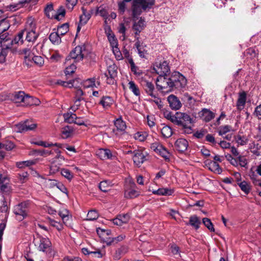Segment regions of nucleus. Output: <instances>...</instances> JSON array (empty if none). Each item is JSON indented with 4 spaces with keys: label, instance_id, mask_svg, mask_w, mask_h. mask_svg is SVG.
Masks as SVG:
<instances>
[{
    "label": "nucleus",
    "instance_id": "nucleus-1",
    "mask_svg": "<svg viewBox=\"0 0 261 261\" xmlns=\"http://www.w3.org/2000/svg\"><path fill=\"white\" fill-rule=\"evenodd\" d=\"M175 124L181 127L184 133L191 134L193 119L187 113L182 112H177Z\"/></svg>",
    "mask_w": 261,
    "mask_h": 261
},
{
    "label": "nucleus",
    "instance_id": "nucleus-2",
    "mask_svg": "<svg viewBox=\"0 0 261 261\" xmlns=\"http://www.w3.org/2000/svg\"><path fill=\"white\" fill-rule=\"evenodd\" d=\"M170 90H180L187 85V80L179 72L175 71L170 76Z\"/></svg>",
    "mask_w": 261,
    "mask_h": 261
},
{
    "label": "nucleus",
    "instance_id": "nucleus-3",
    "mask_svg": "<svg viewBox=\"0 0 261 261\" xmlns=\"http://www.w3.org/2000/svg\"><path fill=\"white\" fill-rule=\"evenodd\" d=\"M28 203L27 202H21L14 207V213L17 217V219L19 221L24 219L27 216V207Z\"/></svg>",
    "mask_w": 261,
    "mask_h": 261
},
{
    "label": "nucleus",
    "instance_id": "nucleus-4",
    "mask_svg": "<svg viewBox=\"0 0 261 261\" xmlns=\"http://www.w3.org/2000/svg\"><path fill=\"white\" fill-rule=\"evenodd\" d=\"M170 76L159 75L156 80V85L159 90L167 89V91H171Z\"/></svg>",
    "mask_w": 261,
    "mask_h": 261
},
{
    "label": "nucleus",
    "instance_id": "nucleus-5",
    "mask_svg": "<svg viewBox=\"0 0 261 261\" xmlns=\"http://www.w3.org/2000/svg\"><path fill=\"white\" fill-rule=\"evenodd\" d=\"M152 70L159 75H166L170 70L168 63L166 61L160 63L156 62L153 65Z\"/></svg>",
    "mask_w": 261,
    "mask_h": 261
},
{
    "label": "nucleus",
    "instance_id": "nucleus-6",
    "mask_svg": "<svg viewBox=\"0 0 261 261\" xmlns=\"http://www.w3.org/2000/svg\"><path fill=\"white\" fill-rule=\"evenodd\" d=\"M34 49V47L32 51L30 49L25 48L22 50V53L25 55V58H28L29 60H32L37 65H42L44 63V60L42 57L39 56H34V53H32Z\"/></svg>",
    "mask_w": 261,
    "mask_h": 261
},
{
    "label": "nucleus",
    "instance_id": "nucleus-7",
    "mask_svg": "<svg viewBox=\"0 0 261 261\" xmlns=\"http://www.w3.org/2000/svg\"><path fill=\"white\" fill-rule=\"evenodd\" d=\"M133 153L134 163L138 167H140L147 160V153L142 150H136Z\"/></svg>",
    "mask_w": 261,
    "mask_h": 261
},
{
    "label": "nucleus",
    "instance_id": "nucleus-8",
    "mask_svg": "<svg viewBox=\"0 0 261 261\" xmlns=\"http://www.w3.org/2000/svg\"><path fill=\"white\" fill-rule=\"evenodd\" d=\"M36 124L28 120H25L22 123H20L16 125L17 128V132L22 133L29 130H32L36 127Z\"/></svg>",
    "mask_w": 261,
    "mask_h": 261
},
{
    "label": "nucleus",
    "instance_id": "nucleus-9",
    "mask_svg": "<svg viewBox=\"0 0 261 261\" xmlns=\"http://www.w3.org/2000/svg\"><path fill=\"white\" fill-rule=\"evenodd\" d=\"M143 88L148 95L156 98L157 92L155 91L154 86L151 82L145 81L143 83Z\"/></svg>",
    "mask_w": 261,
    "mask_h": 261
},
{
    "label": "nucleus",
    "instance_id": "nucleus-10",
    "mask_svg": "<svg viewBox=\"0 0 261 261\" xmlns=\"http://www.w3.org/2000/svg\"><path fill=\"white\" fill-rule=\"evenodd\" d=\"M27 94L23 91L15 92L12 94L11 99L15 103H23L24 106Z\"/></svg>",
    "mask_w": 261,
    "mask_h": 261
},
{
    "label": "nucleus",
    "instance_id": "nucleus-11",
    "mask_svg": "<svg viewBox=\"0 0 261 261\" xmlns=\"http://www.w3.org/2000/svg\"><path fill=\"white\" fill-rule=\"evenodd\" d=\"M39 242L38 244V249L42 252L46 251L50 247L51 243L47 238L39 237Z\"/></svg>",
    "mask_w": 261,
    "mask_h": 261
},
{
    "label": "nucleus",
    "instance_id": "nucleus-12",
    "mask_svg": "<svg viewBox=\"0 0 261 261\" xmlns=\"http://www.w3.org/2000/svg\"><path fill=\"white\" fill-rule=\"evenodd\" d=\"M129 216L126 214H120L117 216V217L112 219V221L114 225L121 226L123 224L127 223L129 220Z\"/></svg>",
    "mask_w": 261,
    "mask_h": 261
},
{
    "label": "nucleus",
    "instance_id": "nucleus-13",
    "mask_svg": "<svg viewBox=\"0 0 261 261\" xmlns=\"http://www.w3.org/2000/svg\"><path fill=\"white\" fill-rule=\"evenodd\" d=\"M71 58L74 59L75 62H79L83 59L84 55L82 53V47L77 46L70 53Z\"/></svg>",
    "mask_w": 261,
    "mask_h": 261
},
{
    "label": "nucleus",
    "instance_id": "nucleus-14",
    "mask_svg": "<svg viewBox=\"0 0 261 261\" xmlns=\"http://www.w3.org/2000/svg\"><path fill=\"white\" fill-rule=\"evenodd\" d=\"M168 101L170 107L173 110H178L181 107V103L178 98L173 95H171L168 97Z\"/></svg>",
    "mask_w": 261,
    "mask_h": 261
},
{
    "label": "nucleus",
    "instance_id": "nucleus-15",
    "mask_svg": "<svg viewBox=\"0 0 261 261\" xmlns=\"http://www.w3.org/2000/svg\"><path fill=\"white\" fill-rule=\"evenodd\" d=\"M188 141L183 138L177 139L175 142V148L179 152H183L185 151L188 147Z\"/></svg>",
    "mask_w": 261,
    "mask_h": 261
},
{
    "label": "nucleus",
    "instance_id": "nucleus-16",
    "mask_svg": "<svg viewBox=\"0 0 261 261\" xmlns=\"http://www.w3.org/2000/svg\"><path fill=\"white\" fill-rule=\"evenodd\" d=\"M247 94L245 91L239 93V97L237 101V108L239 111L243 110L246 104Z\"/></svg>",
    "mask_w": 261,
    "mask_h": 261
},
{
    "label": "nucleus",
    "instance_id": "nucleus-17",
    "mask_svg": "<svg viewBox=\"0 0 261 261\" xmlns=\"http://www.w3.org/2000/svg\"><path fill=\"white\" fill-rule=\"evenodd\" d=\"M25 33V40L29 42L34 43L39 36V33L36 30H22Z\"/></svg>",
    "mask_w": 261,
    "mask_h": 261
},
{
    "label": "nucleus",
    "instance_id": "nucleus-18",
    "mask_svg": "<svg viewBox=\"0 0 261 261\" xmlns=\"http://www.w3.org/2000/svg\"><path fill=\"white\" fill-rule=\"evenodd\" d=\"M150 191H152L153 194L160 195L163 196H170L174 193V189L171 188H159L158 190H151L149 189Z\"/></svg>",
    "mask_w": 261,
    "mask_h": 261
},
{
    "label": "nucleus",
    "instance_id": "nucleus-19",
    "mask_svg": "<svg viewBox=\"0 0 261 261\" xmlns=\"http://www.w3.org/2000/svg\"><path fill=\"white\" fill-rule=\"evenodd\" d=\"M24 35V31H21L19 32L15 37L10 41L7 44L10 45V50L11 49L13 44L21 45L23 43V37Z\"/></svg>",
    "mask_w": 261,
    "mask_h": 261
},
{
    "label": "nucleus",
    "instance_id": "nucleus-20",
    "mask_svg": "<svg viewBox=\"0 0 261 261\" xmlns=\"http://www.w3.org/2000/svg\"><path fill=\"white\" fill-rule=\"evenodd\" d=\"M141 2L133 1L132 5V16L136 18L140 15L142 12Z\"/></svg>",
    "mask_w": 261,
    "mask_h": 261
},
{
    "label": "nucleus",
    "instance_id": "nucleus-21",
    "mask_svg": "<svg viewBox=\"0 0 261 261\" xmlns=\"http://www.w3.org/2000/svg\"><path fill=\"white\" fill-rule=\"evenodd\" d=\"M10 50V45L4 44L0 46V63L6 61V58Z\"/></svg>",
    "mask_w": 261,
    "mask_h": 261
},
{
    "label": "nucleus",
    "instance_id": "nucleus-22",
    "mask_svg": "<svg viewBox=\"0 0 261 261\" xmlns=\"http://www.w3.org/2000/svg\"><path fill=\"white\" fill-rule=\"evenodd\" d=\"M96 154L101 160L109 159L112 157V152L108 149L100 148L97 151Z\"/></svg>",
    "mask_w": 261,
    "mask_h": 261
},
{
    "label": "nucleus",
    "instance_id": "nucleus-23",
    "mask_svg": "<svg viewBox=\"0 0 261 261\" xmlns=\"http://www.w3.org/2000/svg\"><path fill=\"white\" fill-rule=\"evenodd\" d=\"M206 165L211 171L214 173L220 174L222 172V169L220 168L219 165L215 161H207L206 163Z\"/></svg>",
    "mask_w": 261,
    "mask_h": 261
},
{
    "label": "nucleus",
    "instance_id": "nucleus-24",
    "mask_svg": "<svg viewBox=\"0 0 261 261\" xmlns=\"http://www.w3.org/2000/svg\"><path fill=\"white\" fill-rule=\"evenodd\" d=\"M215 116V113L210 110L203 109L201 111V117L206 122H209Z\"/></svg>",
    "mask_w": 261,
    "mask_h": 261
},
{
    "label": "nucleus",
    "instance_id": "nucleus-25",
    "mask_svg": "<svg viewBox=\"0 0 261 261\" xmlns=\"http://www.w3.org/2000/svg\"><path fill=\"white\" fill-rule=\"evenodd\" d=\"M113 103L114 100L111 97L109 96H103L99 102V104L102 105L105 109L110 108Z\"/></svg>",
    "mask_w": 261,
    "mask_h": 261
},
{
    "label": "nucleus",
    "instance_id": "nucleus-26",
    "mask_svg": "<svg viewBox=\"0 0 261 261\" xmlns=\"http://www.w3.org/2000/svg\"><path fill=\"white\" fill-rule=\"evenodd\" d=\"M113 185L112 181L109 180H103L99 183V188L101 191L107 192L110 190Z\"/></svg>",
    "mask_w": 261,
    "mask_h": 261
},
{
    "label": "nucleus",
    "instance_id": "nucleus-27",
    "mask_svg": "<svg viewBox=\"0 0 261 261\" xmlns=\"http://www.w3.org/2000/svg\"><path fill=\"white\" fill-rule=\"evenodd\" d=\"M40 102V101L38 98L31 96L28 94H27L24 106H37L39 105Z\"/></svg>",
    "mask_w": 261,
    "mask_h": 261
},
{
    "label": "nucleus",
    "instance_id": "nucleus-28",
    "mask_svg": "<svg viewBox=\"0 0 261 261\" xmlns=\"http://www.w3.org/2000/svg\"><path fill=\"white\" fill-rule=\"evenodd\" d=\"M144 27V21L141 18L138 21L135 22L133 27V29L136 31V35H138Z\"/></svg>",
    "mask_w": 261,
    "mask_h": 261
},
{
    "label": "nucleus",
    "instance_id": "nucleus-29",
    "mask_svg": "<svg viewBox=\"0 0 261 261\" xmlns=\"http://www.w3.org/2000/svg\"><path fill=\"white\" fill-rule=\"evenodd\" d=\"M114 125L118 130H120L123 132L125 131L126 127L125 122L122 119L121 117L119 118H117L114 121Z\"/></svg>",
    "mask_w": 261,
    "mask_h": 261
},
{
    "label": "nucleus",
    "instance_id": "nucleus-30",
    "mask_svg": "<svg viewBox=\"0 0 261 261\" xmlns=\"http://www.w3.org/2000/svg\"><path fill=\"white\" fill-rule=\"evenodd\" d=\"M106 33L111 47L118 46L117 40L112 31L110 29L108 32H106Z\"/></svg>",
    "mask_w": 261,
    "mask_h": 261
},
{
    "label": "nucleus",
    "instance_id": "nucleus-31",
    "mask_svg": "<svg viewBox=\"0 0 261 261\" xmlns=\"http://www.w3.org/2000/svg\"><path fill=\"white\" fill-rule=\"evenodd\" d=\"M60 35V34L58 32H53L50 34L49 39L53 44H59L61 42V39Z\"/></svg>",
    "mask_w": 261,
    "mask_h": 261
},
{
    "label": "nucleus",
    "instance_id": "nucleus-32",
    "mask_svg": "<svg viewBox=\"0 0 261 261\" xmlns=\"http://www.w3.org/2000/svg\"><path fill=\"white\" fill-rule=\"evenodd\" d=\"M83 14L80 16V22L81 25L85 24L91 17L90 14L82 8Z\"/></svg>",
    "mask_w": 261,
    "mask_h": 261
},
{
    "label": "nucleus",
    "instance_id": "nucleus-33",
    "mask_svg": "<svg viewBox=\"0 0 261 261\" xmlns=\"http://www.w3.org/2000/svg\"><path fill=\"white\" fill-rule=\"evenodd\" d=\"M201 224V221L198 217L195 215L190 217L189 219V224L194 227L196 229L199 228V225Z\"/></svg>",
    "mask_w": 261,
    "mask_h": 261
},
{
    "label": "nucleus",
    "instance_id": "nucleus-34",
    "mask_svg": "<svg viewBox=\"0 0 261 261\" xmlns=\"http://www.w3.org/2000/svg\"><path fill=\"white\" fill-rule=\"evenodd\" d=\"M63 117L65 121L69 123H74L75 120L77 119L76 114L71 112L64 114Z\"/></svg>",
    "mask_w": 261,
    "mask_h": 261
},
{
    "label": "nucleus",
    "instance_id": "nucleus-35",
    "mask_svg": "<svg viewBox=\"0 0 261 261\" xmlns=\"http://www.w3.org/2000/svg\"><path fill=\"white\" fill-rule=\"evenodd\" d=\"M55 11L54 10L53 5L52 4L47 5L44 9V12L46 16L50 19H53L54 16H55Z\"/></svg>",
    "mask_w": 261,
    "mask_h": 261
},
{
    "label": "nucleus",
    "instance_id": "nucleus-36",
    "mask_svg": "<svg viewBox=\"0 0 261 261\" xmlns=\"http://www.w3.org/2000/svg\"><path fill=\"white\" fill-rule=\"evenodd\" d=\"M36 30V24L34 18H29L26 22L25 28L23 30Z\"/></svg>",
    "mask_w": 261,
    "mask_h": 261
},
{
    "label": "nucleus",
    "instance_id": "nucleus-37",
    "mask_svg": "<svg viewBox=\"0 0 261 261\" xmlns=\"http://www.w3.org/2000/svg\"><path fill=\"white\" fill-rule=\"evenodd\" d=\"M128 88L129 90L137 96H140V91L139 87L134 82L130 81L128 83Z\"/></svg>",
    "mask_w": 261,
    "mask_h": 261
},
{
    "label": "nucleus",
    "instance_id": "nucleus-38",
    "mask_svg": "<svg viewBox=\"0 0 261 261\" xmlns=\"http://www.w3.org/2000/svg\"><path fill=\"white\" fill-rule=\"evenodd\" d=\"M0 190L3 194H10L12 190V186L9 183L3 184L1 186Z\"/></svg>",
    "mask_w": 261,
    "mask_h": 261
},
{
    "label": "nucleus",
    "instance_id": "nucleus-39",
    "mask_svg": "<svg viewBox=\"0 0 261 261\" xmlns=\"http://www.w3.org/2000/svg\"><path fill=\"white\" fill-rule=\"evenodd\" d=\"M231 131H233V130L230 125H222L219 128L218 134L220 136H223Z\"/></svg>",
    "mask_w": 261,
    "mask_h": 261
},
{
    "label": "nucleus",
    "instance_id": "nucleus-40",
    "mask_svg": "<svg viewBox=\"0 0 261 261\" xmlns=\"http://www.w3.org/2000/svg\"><path fill=\"white\" fill-rule=\"evenodd\" d=\"M161 133L165 138H169L172 135L173 132L171 128L169 126H164L161 129Z\"/></svg>",
    "mask_w": 261,
    "mask_h": 261
},
{
    "label": "nucleus",
    "instance_id": "nucleus-41",
    "mask_svg": "<svg viewBox=\"0 0 261 261\" xmlns=\"http://www.w3.org/2000/svg\"><path fill=\"white\" fill-rule=\"evenodd\" d=\"M73 133V129L69 126H66L62 128V134L64 138L70 137Z\"/></svg>",
    "mask_w": 261,
    "mask_h": 261
},
{
    "label": "nucleus",
    "instance_id": "nucleus-42",
    "mask_svg": "<svg viewBox=\"0 0 261 261\" xmlns=\"http://www.w3.org/2000/svg\"><path fill=\"white\" fill-rule=\"evenodd\" d=\"M65 14V10L63 7H60L57 10V11H55L53 18L57 19L58 20H60L62 17H64Z\"/></svg>",
    "mask_w": 261,
    "mask_h": 261
},
{
    "label": "nucleus",
    "instance_id": "nucleus-43",
    "mask_svg": "<svg viewBox=\"0 0 261 261\" xmlns=\"http://www.w3.org/2000/svg\"><path fill=\"white\" fill-rule=\"evenodd\" d=\"M155 0H141V4L143 10L150 9L154 4Z\"/></svg>",
    "mask_w": 261,
    "mask_h": 261
},
{
    "label": "nucleus",
    "instance_id": "nucleus-44",
    "mask_svg": "<svg viewBox=\"0 0 261 261\" xmlns=\"http://www.w3.org/2000/svg\"><path fill=\"white\" fill-rule=\"evenodd\" d=\"M10 28V24L6 19H2L0 21V35L6 32Z\"/></svg>",
    "mask_w": 261,
    "mask_h": 261
},
{
    "label": "nucleus",
    "instance_id": "nucleus-45",
    "mask_svg": "<svg viewBox=\"0 0 261 261\" xmlns=\"http://www.w3.org/2000/svg\"><path fill=\"white\" fill-rule=\"evenodd\" d=\"M11 39L9 38V35L7 32H4L0 35V46L4 44H7L10 42Z\"/></svg>",
    "mask_w": 261,
    "mask_h": 261
},
{
    "label": "nucleus",
    "instance_id": "nucleus-46",
    "mask_svg": "<svg viewBox=\"0 0 261 261\" xmlns=\"http://www.w3.org/2000/svg\"><path fill=\"white\" fill-rule=\"evenodd\" d=\"M202 223L205 225V227L207 228V229L212 231H215V228L214 227V225L211 222V220L207 218H204L202 219Z\"/></svg>",
    "mask_w": 261,
    "mask_h": 261
},
{
    "label": "nucleus",
    "instance_id": "nucleus-47",
    "mask_svg": "<svg viewBox=\"0 0 261 261\" xmlns=\"http://www.w3.org/2000/svg\"><path fill=\"white\" fill-rule=\"evenodd\" d=\"M98 214L95 210L89 211L87 216V220L89 221H93L96 220L98 218Z\"/></svg>",
    "mask_w": 261,
    "mask_h": 261
},
{
    "label": "nucleus",
    "instance_id": "nucleus-48",
    "mask_svg": "<svg viewBox=\"0 0 261 261\" xmlns=\"http://www.w3.org/2000/svg\"><path fill=\"white\" fill-rule=\"evenodd\" d=\"M61 174L63 176L69 180H71L73 177V174L68 169L62 168L61 170Z\"/></svg>",
    "mask_w": 261,
    "mask_h": 261
},
{
    "label": "nucleus",
    "instance_id": "nucleus-49",
    "mask_svg": "<svg viewBox=\"0 0 261 261\" xmlns=\"http://www.w3.org/2000/svg\"><path fill=\"white\" fill-rule=\"evenodd\" d=\"M69 31V25L67 23H65L59 26L58 28V32L61 36L64 35Z\"/></svg>",
    "mask_w": 261,
    "mask_h": 261
},
{
    "label": "nucleus",
    "instance_id": "nucleus-50",
    "mask_svg": "<svg viewBox=\"0 0 261 261\" xmlns=\"http://www.w3.org/2000/svg\"><path fill=\"white\" fill-rule=\"evenodd\" d=\"M59 215L63 221L67 220L69 215V211L67 208L61 209L58 212Z\"/></svg>",
    "mask_w": 261,
    "mask_h": 261
},
{
    "label": "nucleus",
    "instance_id": "nucleus-51",
    "mask_svg": "<svg viewBox=\"0 0 261 261\" xmlns=\"http://www.w3.org/2000/svg\"><path fill=\"white\" fill-rule=\"evenodd\" d=\"M160 154L162 157H163L166 160H169V158L170 156V153L168 151V150L162 145L158 153Z\"/></svg>",
    "mask_w": 261,
    "mask_h": 261
},
{
    "label": "nucleus",
    "instance_id": "nucleus-52",
    "mask_svg": "<svg viewBox=\"0 0 261 261\" xmlns=\"http://www.w3.org/2000/svg\"><path fill=\"white\" fill-rule=\"evenodd\" d=\"M53 181V185H56L57 188L59 189L63 193L68 195L67 189L62 183L58 182L56 180H51Z\"/></svg>",
    "mask_w": 261,
    "mask_h": 261
},
{
    "label": "nucleus",
    "instance_id": "nucleus-53",
    "mask_svg": "<svg viewBox=\"0 0 261 261\" xmlns=\"http://www.w3.org/2000/svg\"><path fill=\"white\" fill-rule=\"evenodd\" d=\"M239 186L241 189L246 194H248L249 193L250 188L249 184L245 181H243L239 184Z\"/></svg>",
    "mask_w": 261,
    "mask_h": 261
},
{
    "label": "nucleus",
    "instance_id": "nucleus-54",
    "mask_svg": "<svg viewBox=\"0 0 261 261\" xmlns=\"http://www.w3.org/2000/svg\"><path fill=\"white\" fill-rule=\"evenodd\" d=\"M34 164H35V162L34 161L29 160V161L17 162L16 163V166L17 167H18L19 168H21L24 167H29Z\"/></svg>",
    "mask_w": 261,
    "mask_h": 261
},
{
    "label": "nucleus",
    "instance_id": "nucleus-55",
    "mask_svg": "<svg viewBox=\"0 0 261 261\" xmlns=\"http://www.w3.org/2000/svg\"><path fill=\"white\" fill-rule=\"evenodd\" d=\"M107 74L108 75L111 76L112 77H116L117 74V72L116 70V67L114 65H110L108 68Z\"/></svg>",
    "mask_w": 261,
    "mask_h": 261
},
{
    "label": "nucleus",
    "instance_id": "nucleus-56",
    "mask_svg": "<svg viewBox=\"0 0 261 261\" xmlns=\"http://www.w3.org/2000/svg\"><path fill=\"white\" fill-rule=\"evenodd\" d=\"M113 48V52L115 56V57L117 60H121L123 59V56L120 51L118 46L112 47Z\"/></svg>",
    "mask_w": 261,
    "mask_h": 261
},
{
    "label": "nucleus",
    "instance_id": "nucleus-57",
    "mask_svg": "<svg viewBox=\"0 0 261 261\" xmlns=\"http://www.w3.org/2000/svg\"><path fill=\"white\" fill-rule=\"evenodd\" d=\"M74 81L75 80H71L69 82H65L61 80H59L57 82V84L58 85H60L63 87L70 88L74 87L73 83L74 82Z\"/></svg>",
    "mask_w": 261,
    "mask_h": 261
},
{
    "label": "nucleus",
    "instance_id": "nucleus-58",
    "mask_svg": "<svg viewBox=\"0 0 261 261\" xmlns=\"http://www.w3.org/2000/svg\"><path fill=\"white\" fill-rule=\"evenodd\" d=\"M48 220L50 225L52 226L56 227L58 230L61 231L63 229V226L61 223L58 222L51 218H48Z\"/></svg>",
    "mask_w": 261,
    "mask_h": 261
},
{
    "label": "nucleus",
    "instance_id": "nucleus-59",
    "mask_svg": "<svg viewBox=\"0 0 261 261\" xmlns=\"http://www.w3.org/2000/svg\"><path fill=\"white\" fill-rule=\"evenodd\" d=\"M236 142L240 145H244L248 142V139L245 136L238 135L236 138Z\"/></svg>",
    "mask_w": 261,
    "mask_h": 261
},
{
    "label": "nucleus",
    "instance_id": "nucleus-60",
    "mask_svg": "<svg viewBox=\"0 0 261 261\" xmlns=\"http://www.w3.org/2000/svg\"><path fill=\"white\" fill-rule=\"evenodd\" d=\"M76 67L73 64H71L70 66L67 67L65 70V74L66 76L70 75L73 74Z\"/></svg>",
    "mask_w": 261,
    "mask_h": 261
},
{
    "label": "nucleus",
    "instance_id": "nucleus-61",
    "mask_svg": "<svg viewBox=\"0 0 261 261\" xmlns=\"http://www.w3.org/2000/svg\"><path fill=\"white\" fill-rule=\"evenodd\" d=\"M165 117L168 119L170 120L172 123L175 124V122L176 121L177 118V112L175 114H173L171 112H168L165 114Z\"/></svg>",
    "mask_w": 261,
    "mask_h": 261
},
{
    "label": "nucleus",
    "instance_id": "nucleus-62",
    "mask_svg": "<svg viewBox=\"0 0 261 261\" xmlns=\"http://www.w3.org/2000/svg\"><path fill=\"white\" fill-rule=\"evenodd\" d=\"M146 137V134L145 133H143L142 132H138L136 133L134 135L135 139L136 140H138L140 141H144Z\"/></svg>",
    "mask_w": 261,
    "mask_h": 261
},
{
    "label": "nucleus",
    "instance_id": "nucleus-63",
    "mask_svg": "<svg viewBox=\"0 0 261 261\" xmlns=\"http://www.w3.org/2000/svg\"><path fill=\"white\" fill-rule=\"evenodd\" d=\"M95 85L94 79H89L84 82V86L85 88L93 87Z\"/></svg>",
    "mask_w": 261,
    "mask_h": 261
},
{
    "label": "nucleus",
    "instance_id": "nucleus-64",
    "mask_svg": "<svg viewBox=\"0 0 261 261\" xmlns=\"http://www.w3.org/2000/svg\"><path fill=\"white\" fill-rule=\"evenodd\" d=\"M67 8L71 11L76 5L77 0H66Z\"/></svg>",
    "mask_w": 261,
    "mask_h": 261
}]
</instances>
